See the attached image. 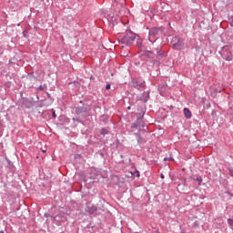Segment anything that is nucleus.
Listing matches in <instances>:
<instances>
[{
    "label": "nucleus",
    "instance_id": "obj_7",
    "mask_svg": "<svg viewBox=\"0 0 233 233\" xmlns=\"http://www.w3.org/2000/svg\"><path fill=\"white\" fill-rule=\"evenodd\" d=\"M131 128H137L138 132H141L143 128H145V122L143 118L137 117V120L131 124Z\"/></svg>",
    "mask_w": 233,
    "mask_h": 233
},
{
    "label": "nucleus",
    "instance_id": "obj_51",
    "mask_svg": "<svg viewBox=\"0 0 233 233\" xmlns=\"http://www.w3.org/2000/svg\"><path fill=\"white\" fill-rule=\"evenodd\" d=\"M171 108H174V106H171Z\"/></svg>",
    "mask_w": 233,
    "mask_h": 233
},
{
    "label": "nucleus",
    "instance_id": "obj_12",
    "mask_svg": "<svg viewBox=\"0 0 233 233\" xmlns=\"http://www.w3.org/2000/svg\"><path fill=\"white\" fill-rule=\"evenodd\" d=\"M221 92H223V88L221 87H210L211 97H218V94H221Z\"/></svg>",
    "mask_w": 233,
    "mask_h": 233
},
{
    "label": "nucleus",
    "instance_id": "obj_10",
    "mask_svg": "<svg viewBox=\"0 0 233 233\" xmlns=\"http://www.w3.org/2000/svg\"><path fill=\"white\" fill-rule=\"evenodd\" d=\"M136 137V139L137 141V145H139V147H141L142 145H145V143H147V139H145V137H143L141 136V132L137 131V133L133 134Z\"/></svg>",
    "mask_w": 233,
    "mask_h": 233
},
{
    "label": "nucleus",
    "instance_id": "obj_17",
    "mask_svg": "<svg viewBox=\"0 0 233 233\" xmlns=\"http://www.w3.org/2000/svg\"><path fill=\"white\" fill-rule=\"evenodd\" d=\"M58 121H60V125H65V123H70V119L66 118V116L63 115L58 117Z\"/></svg>",
    "mask_w": 233,
    "mask_h": 233
},
{
    "label": "nucleus",
    "instance_id": "obj_1",
    "mask_svg": "<svg viewBox=\"0 0 233 233\" xmlns=\"http://www.w3.org/2000/svg\"><path fill=\"white\" fill-rule=\"evenodd\" d=\"M136 39H137V35L130 30H127L124 36L118 39V43L125 45V46H132Z\"/></svg>",
    "mask_w": 233,
    "mask_h": 233
},
{
    "label": "nucleus",
    "instance_id": "obj_22",
    "mask_svg": "<svg viewBox=\"0 0 233 233\" xmlns=\"http://www.w3.org/2000/svg\"><path fill=\"white\" fill-rule=\"evenodd\" d=\"M194 181H196L198 183V185H201V183L203 181V177L201 176H198L196 178H194Z\"/></svg>",
    "mask_w": 233,
    "mask_h": 233
},
{
    "label": "nucleus",
    "instance_id": "obj_48",
    "mask_svg": "<svg viewBox=\"0 0 233 233\" xmlns=\"http://www.w3.org/2000/svg\"><path fill=\"white\" fill-rule=\"evenodd\" d=\"M27 108H30V106H26Z\"/></svg>",
    "mask_w": 233,
    "mask_h": 233
},
{
    "label": "nucleus",
    "instance_id": "obj_34",
    "mask_svg": "<svg viewBox=\"0 0 233 233\" xmlns=\"http://www.w3.org/2000/svg\"><path fill=\"white\" fill-rule=\"evenodd\" d=\"M193 227H195L196 228H198V227H199V222L195 221L193 224Z\"/></svg>",
    "mask_w": 233,
    "mask_h": 233
},
{
    "label": "nucleus",
    "instance_id": "obj_43",
    "mask_svg": "<svg viewBox=\"0 0 233 233\" xmlns=\"http://www.w3.org/2000/svg\"><path fill=\"white\" fill-rule=\"evenodd\" d=\"M26 102L29 103V105H32V102H31V101L26 100Z\"/></svg>",
    "mask_w": 233,
    "mask_h": 233
},
{
    "label": "nucleus",
    "instance_id": "obj_50",
    "mask_svg": "<svg viewBox=\"0 0 233 233\" xmlns=\"http://www.w3.org/2000/svg\"><path fill=\"white\" fill-rule=\"evenodd\" d=\"M127 108H128V110H130V106H128Z\"/></svg>",
    "mask_w": 233,
    "mask_h": 233
},
{
    "label": "nucleus",
    "instance_id": "obj_38",
    "mask_svg": "<svg viewBox=\"0 0 233 233\" xmlns=\"http://www.w3.org/2000/svg\"><path fill=\"white\" fill-rule=\"evenodd\" d=\"M205 108H210V103H207Z\"/></svg>",
    "mask_w": 233,
    "mask_h": 233
},
{
    "label": "nucleus",
    "instance_id": "obj_19",
    "mask_svg": "<svg viewBox=\"0 0 233 233\" xmlns=\"http://www.w3.org/2000/svg\"><path fill=\"white\" fill-rule=\"evenodd\" d=\"M108 119H110V116L104 114L101 115L99 117V121H101L102 123H106V121H108Z\"/></svg>",
    "mask_w": 233,
    "mask_h": 233
},
{
    "label": "nucleus",
    "instance_id": "obj_24",
    "mask_svg": "<svg viewBox=\"0 0 233 233\" xmlns=\"http://www.w3.org/2000/svg\"><path fill=\"white\" fill-rule=\"evenodd\" d=\"M228 225H229L230 228L233 230V219L228 218Z\"/></svg>",
    "mask_w": 233,
    "mask_h": 233
},
{
    "label": "nucleus",
    "instance_id": "obj_13",
    "mask_svg": "<svg viewBox=\"0 0 233 233\" xmlns=\"http://www.w3.org/2000/svg\"><path fill=\"white\" fill-rule=\"evenodd\" d=\"M155 50L157 54V57H167V56H168L167 52L163 51V46H157Z\"/></svg>",
    "mask_w": 233,
    "mask_h": 233
},
{
    "label": "nucleus",
    "instance_id": "obj_41",
    "mask_svg": "<svg viewBox=\"0 0 233 233\" xmlns=\"http://www.w3.org/2000/svg\"><path fill=\"white\" fill-rule=\"evenodd\" d=\"M78 103H81L82 105H86L85 100H79Z\"/></svg>",
    "mask_w": 233,
    "mask_h": 233
},
{
    "label": "nucleus",
    "instance_id": "obj_18",
    "mask_svg": "<svg viewBox=\"0 0 233 233\" xmlns=\"http://www.w3.org/2000/svg\"><path fill=\"white\" fill-rule=\"evenodd\" d=\"M184 115L186 119H190L192 117V112L187 107L184 108Z\"/></svg>",
    "mask_w": 233,
    "mask_h": 233
},
{
    "label": "nucleus",
    "instance_id": "obj_39",
    "mask_svg": "<svg viewBox=\"0 0 233 233\" xmlns=\"http://www.w3.org/2000/svg\"><path fill=\"white\" fill-rule=\"evenodd\" d=\"M135 174H136L137 177H139V176H140L139 171H136Z\"/></svg>",
    "mask_w": 233,
    "mask_h": 233
},
{
    "label": "nucleus",
    "instance_id": "obj_3",
    "mask_svg": "<svg viewBox=\"0 0 233 233\" xmlns=\"http://www.w3.org/2000/svg\"><path fill=\"white\" fill-rule=\"evenodd\" d=\"M218 54L221 56L225 61H232L233 60V51L232 46H224L218 51Z\"/></svg>",
    "mask_w": 233,
    "mask_h": 233
},
{
    "label": "nucleus",
    "instance_id": "obj_31",
    "mask_svg": "<svg viewBox=\"0 0 233 233\" xmlns=\"http://www.w3.org/2000/svg\"><path fill=\"white\" fill-rule=\"evenodd\" d=\"M229 25L233 26V15L229 17Z\"/></svg>",
    "mask_w": 233,
    "mask_h": 233
},
{
    "label": "nucleus",
    "instance_id": "obj_9",
    "mask_svg": "<svg viewBox=\"0 0 233 233\" xmlns=\"http://www.w3.org/2000/svg\"><path fill=\"white\" fill-rule=\"evenodd\" d=\"M148 99H150V91H144L137 96V101H141L142 103H148Z\"/></svg>",
    "mask_w": 233,
    "mask_h": 233
},
{
    "label": "nucleus",
    "instance_id": "obj_16",
    "mask_svg": "<svg viewBox=\"0 0 233 233\" xmlns=\"http://www.w3.org/2000/svg\"><path fill=\"white\" fill-rule=\"evenodd\" d=\"M148 62L153 65V66H161V61L157 58H151Z\"/></svg>",
    "mask_w": 233,
    "mask_h": 233
},
{
    "label": "nucleus",
    "instance_id": "obj_49",
    "mask_svg": "<svg viewBox=\"0 0 233 233\" xmlns=\"http://www.w3.org/2000/svg\"><path fill=\"white\" fill-rule=\"evenodd\" d=\"M67 216H70V213H66Z\"/></svg>",
    "mask_w": 233,
    "mask_h": 233
},
{
    "label": "nucleus",
    "instance_id": "obj_5",
    "mask_svg": "<svg viewBox=\"0 0 233 233\" xmlns=\"http://www.w3.org/2000/svg\"><path fill=\"white\" fill-rule=\"evenodd\" d=\"M90 106L88 104H83L82 106H76L75 113L76 116H82V117H88L90 115Z\"/></svg>",
    "mask_w": 233,
    "mask_h": 233
},
{
    "label": "nucleus",
    "instance_id": "obj_21",
    "mask_svg": "<svg viewBox=\"0 0 233 233\" xmlns=\"http://www.w3.org/2000/svg\"><path fill=\"white\" fill-rule=\"evenodd\" d=\"M100 134H101V136H103L105 137L106 136V134H108V129H106L105 127L101 128Z\"/></svg>",
    "mask_w": 233,
    "mask_h": 233
},
{
    "label": "nucleus",
    "instance_id": "obj_35",
    "mask_svg": "<svg viewBox=\"0 0 233 233\" xmlns=\"http://www.w3.org/2000/svg\"><path fill=\"white\" fill-rule=\"evenodd\" d=\"M110 88H111L110 84H106V90H110Z\"/></svg>",
    "mask_w": 233,
    "mask_h": 233
},
{
    "label": "nucleus",
    "instance_id": "obj_33",
    "mask_svg": "<svg viewBox=\"0 0 233 233\" xmlns=\"http://www.w3.org/2000/svg\"><path fill=\"white\" fill-rule=\"evenodd\" d=\"M45 218H51V219L52 218H54V217H52L49 213H45Z\"/></svg>",
    "mask_w": 233,
    "mask_h": 233
},
{
    "label": "nucleus",
    "instance_id": "obj_14",
    "mask_svg": "<svg viewBox=\"0 0 233 233\" xmlns=\"http://www.w3.org/2000/svg\"><path fill=\"white\" fill-rule=\"evenodd\" d=\"M145 114H147V109L144 108L143 106H139L137 108V117H140L141 119H143L145 117Z\"/></svg>",
    "mask_w": 233,
    "mask_h": 233
},
{
    "label": "nucleus",
    "instance_id": "obj_15",
    "mask_svg": "<svg viewBox=\"0 0 233 233\" xmlns=\"http://www.w3.org/2000/svg\"><path fill=\"white\" fill-rule=\"evenodd\" d=\"M26 81H30V83H34V81H37V77L34 76V72H30L26 75Z\"/></svg>",
    "mask_w": 233,
    "mask_h": 233
},
{
    "label": "nucleus",
    "instance_id": "obj_6",
    "mask_svg": "<svg viewBox=\"0 0 233 233\" xmlns=\"http://www.w3.org/2000/svg\"><path fill=\"white\" fill-rule=\"evenodd\" d=\"M131 88H136V90H141L147 86V82L145 80H139L138 78L133 77L129 83Z\"/></svg>",
    "mask_w": 233,
    "mask_h": 233
},
{
    "label": "nucleus",
    "instance_id": "obj_11",
    "mask_svg": "<svg viewBox=\"0 0 233 233\" xmlns=\"http://www.w3.org/2000/svg\"><path fill=\"white\" fill-rule=\"evenodd\" d=\"M86 212H87L89 216H94V214L97 212V207L94 204L91 206H86Z\"/></svg>",
    "mask_w": 233,
    "mask_h": 233
},
{
    "label": "nucleus",
    "instance_id": "obj_37",
    "mask_svg": "<svg viewBox=\"0 0 233 233\" xmlns=\"http://www.w3.org/2000/svg\"><path fill=\"white\" fill-rule=\"evenodd\" d=\"M63 214H64V213H60L59 215L56 216V217L54 218V219H56V218H62V217H63Z\"/></svg>",
    "mask_w": 233,
    "mask_h": 233
},
{
    "label": "nucleus",
    "instance_id": "obj_29",
    "mask_svg": "<svg viewBox=\"0 0 233 233\" xmlns=\"http://www.w3.org/2000/svg\"><path fill=\"white\" fill-rule=\"evenodd\" d=\"M164 161H174V157H165Z\"/></svg>",
    "mask_w": 233,
    "mask_h": 233
},
{
    "label": "nucleus",
    "instance_id": "obj_26",
    "mask_svg": "<svg viewBox=\"0 0 233 233\" xmlns=\"http://www.w3.org/2000/svg\"><path fill=\"white\" fill-rule=\"evenodd\" d=\"M51 112H52L53 119H56V117H57V115H56V110L55 109H51Z\"/></svg>",
    "mask_w": 233,
    "mask_h": 233
},
{
    "label": "nucleus",
    "instance_id": "obj_28",
    "mask_svg": "<svg viewBox=\"0 0 233 233\" xmlns=\"http://www.w3.org/2000/svg\"><path fill=\"white\" fill-rule=\"evenodd\" d=\"M195 50H196L197 54H199V52H201V46H195Z\"/></svg>",
    "mask_w": 233,
    "mask_h": 233
},
{
    "label": "nucleus",
    "instance_id": "obj_47",
    "mask_svg": "<svg viewBox=\"0 0 233 233\" xmlns=\"http://www.w3.org/2000/svg\"><path fill=\"white\" fill-rule=\"evenodd\" d=\"M228 194H229V196H231V197L233 196L232 193H228Z\"/></svg>",
    "mask_w": 233,
    "mask_h": 233
},
{
    "label": "nucleus",
    "instance_id": "obj_45",
    "mask_svg": "<svg viewBox=\"0 0 233 233\" xmlns=\"http://www.w3.org/2000/svg\"><path fill=\"white\" fill-rule=\"evenodd\" d=\"M90 79H94V76H90Z\"/></svg>",
    "mask_w": 233,
    "mask_h": 233
},
{
    "label": "nucleus",
    "instance_id": "obj_23",
    "mask_svg": "<svg viewBox=\"0 0 233 233\" xmlns=\"http://www.w3.org/2000/svg\"><path fill=\"white\" fill-rule=\"evenodd\" d=\"M46 88H48V86L46 84H44L43 86H39L37 90L43 92L44 90H46Z\"/></svg>",
    "mask_w": 233,
    "mask_h": 233
},
{
    "label": "nucleus",
    "instance_id": "obj_8",
    "mask_svg": "<svg viewBox=\"0 0 233 233\" xmlns=\"http://www.w3.org/2000/svg\"><path fill=\"white\" fill-rule=\"evenodd\" d=\"M140 56H142V57H147V59H149V61L151 59H156V57H157V56H156V54H154L152 51H148V50H140L139 51Z\"/></svg>",
    "mask_w": 233,
    "mask_h": 233
},
{
    "label": "nucleus",
    "instance_id": "obj_36",
    "mask_svg": "<svg viewBox=\"0 0 233 233\" xmlns=\"http://www.w3.org/2000/svg\"><path fill=\"white\" fill-rule=\"evenodd\" d=\"M46 94L48 99H52V95H50V93L46 92Z\"/></svg>",
    "mask_w": 233,
    "mask_h": 233
},
{
    "label": "nucleus",
    "instance_id": "obj_44",
    "mask_svg": "<svg viewBox=\"0 0 233 233\" xmlns=\"http://www.w3.org/2000/svg\"><path fill=\"white\" fill-rule=\"evenodd\" d=\"M26 102L29 103V105H32V102H31V101L26 100Z\"/></svg>",
    "mask_w": 233,
    "mask_h": 233
},
{
    "label": "nucleus",
    "instance_id": "obj_27",
    "mask_svg": "<svg viewBox=\"0 0 233 233\" xmlns=\"http://www.w3.org/2000/svg\"><path fill=\"white\" fill-rule=\"evenodd\" d=\"M73 121H74V123H76H76H83V120H81V118H79V117L73 118Z\"/></svg>",
    "mask_w": 233,
    "mask_h": 233
},
{
    "label": "nucleus",
    "instance_id": "obj_20",
    "mask_svg": "<svg viewBox=\"0 0 233 233\" xmlns=\"http://www.w3.org/2000/svg\"><path fill=\"white\" fill-rule=\"evenodd\" d=\"M137 48H143V39L139 37V35L137 36Z\"/></svg>",
    "mask_w": 233,
    "mask_h": 233
},
{
    "label": "nucleus",
    "instance_id": "obj_2",
    "mask_svg": "<svg viewBox=\"0 0 233 233\" xmlns=\"http://www.w3.org/2000/svg\"><path fill=\"white\" fill-rule=\"evenodd\" d=\"M163 34H165V27H151L149 29L148 41L154 45V43H156Z\"/></svg>",
    "mask_w": 233,
    "mask_h": 233
},
{
    "label": "nucleus",
    "instance_id": "obj_42",
    "mask_svg": "<svg viewBox=\"0 0 233 233\" xmlns=\"http://www.w3.org/2000/svg\"><path fill=\"white\" fill-rule=\"evenodd\" d=\"M214 114H216V110L212 111L211 116H214Z\"/></svg>",
    "mask_w": 233,
    "mask_h": 233
},
{
    "label": "nucleus",
    "instance_id": "obj_4",
    "mask_svg": "<svg viewBox=\"0 0 233 233\" xmlns=\"http://www.w3.org/2000/svg\"><path fill=\"white\" fill-rule=\"evenodd\" d=\"M171 45H172L173 50H177L178 52L185 50V39L177 35L172 38Z\"/></svg>",
    "mask_w": 233,
    "mask_h": 233
},
{
    "label": "nucleus",
    "instance_id": "obj_46",
    "mask_svg": "<svg viewBox=\"0 0 233 233\" xmlns=\"http://www.w3.org/2000/svg\"><path fill=\"white\" fill-rule=\"evenodd\" d=\"M0 233H5V231H4V230H1Z\"/></svg>",
    "mask_w": 233,
    "mask_h": 233
},
{
    "label": "nucleus",
    "instance_id": "obj_25",
    "mask_svg": "<svg viewBox=\"0 0 233 233\" xmlns=\"http://www.w3.org/2000/svg\"><path fill=\"white\" fill-rule=\"evenodd\" d=\"M22 34H23V37H25V39H28V31H27V29H25Z\"/></svg>",
    "mask_w": 233,
    "mask_h": 233
},
{
    "label": "nucleus",
    "instance_id": "obj_40",
    "mask_svg": "<svg viewBox=\"0 0 233 233\" xmlns=\"http://www.w3.org/2000/svg\"><path fill=\"white\" fill-rule=\"evenodd\" d=\"M161 179H165V175L163 173L160 174Z\"/></svg>",
    "mask_w": 233,
    "mask_h": 233
},
{
    "label": "nucleus",
    "instance_id": "obj_32",
    "mask_svg": "<svg viewBox=\"0 0 233 233\" xmlns=\"http://www.w3.org/2000/svg\"><path fill=\"white\" fill-rule=\"evenodd\" d=\"M228 172H229V176H231V177H233V167H229Z\"/></svg>",
    "mask_w": 233,
    "mask_h": 233
},
{
    "label": "nucleus",
    "instance_id": "obj_30",
    "mask_svg": "<svg viewBox=\"0 0 233 233\" xmlns=\"http://www.w3.org/2000/svg\"><path fill=\"white\" fill-rule=\"evenodd\" d=\"M81 157H83V156L81 154L75 155V159H81Z\"/></svg>",
    "mask_w": 233,
    "mask_h": 233
}]
</instances>
